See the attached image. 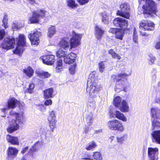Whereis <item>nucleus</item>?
<instances>
[{
    "label": "nucleus",
    "instance_id": "nucleus-9",
    "mask_svg": "<svg viewBox=\"0 0 160 160\" xmlns=\"http://www.w3.org/2000/svg\"><path fill=\"white\" fill-rule=\"evenodd\" d=\"M48 121L49 127L51 129L52 132H53L54 129L56 127V123L57 122L55 112L54 111L49 112Z\"/></svg>",
    "mask_w": 160,
    "mask_h": 160
},
{
    "label": "nucleus",
    "instance_id": "nucleus-30",
    "mask_svg": "<svg viewBox=\"0 0 160 160\" xmlns=\"http://www.w3.org/2000/svg\"><path fill=\"white\" fill-rule=\"evenodd\" d=\"M100 15L102 17V21L105 24H108L109 23V16L107 13L105 11L100 13Z\"/></svg>",
    "mask_w": 160,
    "mask_h": 160
},
{
    "label": "nucleus",
    "instance_id": "nucleus-31",
    "mask_svg": "<svg viewBox=\"0 0 160 160\" xmlns=\"http://www.w3.org/2000/svg\"><path fill=\"white\" fill-rule=\"evenodd\" d=\"M23 72L29 78L32 77L33 74V70L30 67H28L23 70Z\"/></svg>",
    "mask_w": 160,
    "mask_h": 160
},
{
    "label": "nucleus",
    "instance_id": "nucleus-5",
    "mask_svg": "<svg viewBox=\"0 0 160 160\" xmlns=\"http://www.w3.org/2000/svg\"><path fill=\"white\" fill-rule=\"evenodd\" d=\"M82 37L81 34L76 33L73 31L72 37L70 40H69L71 49L75 48L80 45Z\"/></svg>",
    "mask_w": 160,
    "mask_h": 160
},
{
    "label": "nucleus",
    "instance_id": "nucleus-3",
    "mask_svg": "<svg viewBox=\"0 0 160 160\" xmlns=\"http://www.w3.org/2000/svg\"><path fill=\"white\" fill-rule=\"evenodd\" d=\"M142 1H146L145 5L142 6L143 13L150 14H155L156 13V7L154 2L151 0H141Z\"/></svg>",
    "mask_w": 160,
    "mask_h": 160
},
{
    "label": "nucleus",
    "instance_id": "nucleus-32",
    "mask_svg": "<svg viewBox=\"0 0 160 160\" xmlns=\"http://www.w3.org/2000/svg\"><path fill=\"white\" fill-rule=\"evenodd\" d=\"M122 101V98L119 96H117L113 99V104L115 107L119 108Z\"/></svg>",
    "mask_w": 160,
    "mask_h": 160
},
{
    "label": "nucleus",
    "instance_id": "nucleus-11",
    "mask_svg": "<svg viewBox=\"0 0 160 160\" xmlns=\"http://www.w3.org/2000/svg\"><path fill=\"white\" fill-rule=\"evenodd\" d=\"M140 29L144 30H153L154 29V25L152 22L146 20L142 21L139 24Z\"/></svg>",
    "mask_w": 160,
    "mask_h": 160
},
{
    "label": "nucleus",
    "instance_id": "nucleus-23",
    "mask_svg": "<svg viewBox=\"0 0 160 160\" xmlns=\"http://www.w3.org/2000/svg\"><path fill=\"white\" fill-rule=\"evenodd\" d=\"M151 116L152 118L160 119V109L157 107H152L150 109Z\"/></svg>",
    "mask_w": 160,
    "mask_h": 160
},
{
    "label": "nucleus",
    "instance_id": "nucleus-50",
    "mask_svg": "<svg viewBox=\"0 0 160 160\" xmlns=\"http://www.w3.org/2000/svg\"><path fill=\"white\" fill-rule=\"evenodd\" d=\"M76 68V65H72L69 68V72L71 74H73L75 72V70Z\"/></svg>",
    "mask_w": 160,
    "mask_h": 160
},
{
    "label": "nucleus",
    "instance_id": "nucleus-25",
    "mask_svg": "<svg viewBox=\"0 0 160 160\" xmlns=\"http://www.w3.org/2000/svg\"><path fill=\"white\" fill-rule=\"evenodd\" d=\"M42 144V142L41 141H38L36 142L34 145L29 148V152H31L32 155L33 152L38 151Z\"/></svg>",
    "mask_w": 160,
    "mask_h": 160
},
{
    "label": "nucleus",
    "instance_id": "nucleus-19",
    "mask_svg": "<svg viewBox=\"0 0 160 160\" xmlns=\"http://www.w3.org/2000/svg\"><path fill=\"white\" fill-rule=\"evenodd\" d=\"M131 74V71L126 72V73L118 74L115 76L114 75L112 76V78L115 77V79L117 82H119L120 81H123L124 82L126 81L127 80V77L130 75Z\"/></svg>",
    "mask_w": 160,
    "mask_h": 160
},
{
    "label": "nucleus",
    "instance_id": "nucleus-14",
    "mask_svg": "<svg viewBox=\"0 0 160 160\" xmlns=\"http://www.w3.org/2000/svg\"><path fill=\"white\" fill-rule=\"evenodd\" d=\"M59 46L62 49L66 51L71 49L69 39L68 38L62 39L59 42Z\"/></svg>",
    "mask_w": 160,
    "mask_h": 160
},
{
    "label": "nucleus",
    "instance_id": "nucleus-59",
    "mask_svg": "<svg viewBox=\"0 0 160 160\" xmlns=\"http://www.w3.org/2000/svg\"><path fill=\"white\" fill-rule=\"evenodd\" d=\"M118 29H119L117 28H111L109 30V32L113 33H115V34L116 32L118 30Z\"/></svg>",
    "mask_w": 160,
    "mask_h": 160
},
{
    "label": "nucleus",
    "instance_id": "nucleus-16",
    "mask_svg": "<svg viewBox=\"0 0 160 160\" xmlns=\"http://www.w3.org/2000/svg\"><path fill=\"white\" fill-rule=\"evenodd\" d=\"M7 103L8 109L15 108L17 105L19 106L20 104L19 100H18L16 98L13 97L8 99Z\"/></svg>",
    "mask_w": 160,
    "mask_h": 160
},
{
    "label": "nucleus",
    "instance_id": "nucleus-57",
    "mask_svg": "<svg viewBox=\"0 0 160 160\" xmlns=\"http://www.w3.org/2000/svg\"><path fill=\"white\" fill-rule=\"evenodd\" d=\"M23 24H21V25L19 26L17 24H16L15 23H14L13 25L12 26V27L14 29H18L20 28L23 27Z\"/></svg>",
    "mask_w": 160,
    "mask_h": 160
},
{
    "label": "nucleus",
    "instance_id": "nucleus-58",
    "mask_svg": "<svg viewBox=\"0 0 160 160\" xmlns=\"http://www.w3.org/2000/svg\"><path fill=\"white\" fill-rule=\"evenodd\" d=\"M5 35V32L3 29L0 30V40L2 39Z\"/></svg>",
    "mask_w": 160,
    "mask_h": 160
},
{
    "label": "nucleus",
    "instance_id": "nucleus-28",
    "mask_svg": "<svg viewBox=\"0 0 160 160\" xmlns=\"http://www.w3.org/2000/svg\"><path fill=\"white\" fill-rule=\"evenodd\" d=\"M104 30H103L101 27L98 26H96L95 28V34L97 38L98 39H101L103 35Z\"/></svg>",
    "mask_w": 160,
    "mask_h": 160
},
{
    "label": "nucleus",
    "instance_id": "nucleus-18",
    "mask_svg": "<svg viewBox=\"0 0 160 160\" xmlns=\"http://www.w3.org/2000/svg\"><path fill=\"white\" fill-rule=\"evenodd\" d=\"M19 128V125L15 122V119H12L9 122V125L7 129V131L12 133L18 130Z\"/></svg>",
    "mask_w": 160,
    "mask_h": 160
},
{
    "label": "nucleus",
    "instance_id": "nucleus-8",
    "mask_svg": "<svg viewBox=\"0 0 160 160\" xmlns=\"http://www.w3.org/2000/svg\"><path fill=\"white\" fill-rule=\"evenodd\" d=\"M10 115L15 117L16 119L15 121L19 125L24 124L25 122V116L22 112H11L10 113Z\"/></svg>",
    "mask_w": 160,
    "mask_h": 160
},
{
    "label": "nucleus",
    "instance_id": "nucleus-53",
    "mask_svg": "<svg viewBox=\"0 0 160 160\" xmlns=\"http://www.w3.org/2000/svg\"><path fill=\"white\" fill-rule=\"evenodd\" d=\"M41 75L44 78H48L50 77L51 74L48 72H42L41 73Z\"/></svg>",
    "mask_w": 160,
    "mask_h": 160
},
{
    "label": "nucleus",
    "instance_id": "nucleus-52",
    "mask_svg": "<svg viewBox=\"0 0 160 160\" xmlns=\"http://www.w3.org/2000/svg\"><path fill=\"white\" fill-rule=\"evenodd\" d=\"M34 88V85L33 83H31L29 84V88L28 89V92L30 93H31L32 92L33 89Z\"/></svg>",
    "mask_w": 160,
    "mask_h": 160
},
{
    "label": "nucleus",
    "instance_id": "nucleus-1",
    "mask_svg": "<svg viewBox=\"0 0 160 160\" xmlns=\"http://www.w3.org/2000/svg\"><path fill=\"white\" fill-rule=\"evenodd\" d=\"M100 88V86L97 85L96 82L90 78H88L87 82L86 91L89 92V96L92 98H96L98 91Z\"/></svg>",
    "mask_w": 160,
    "mask_h": 160
},
{
    "label": "nucleus",
    "instance_id": "nucleus-55",
    "mask_svg": "<svg viewBox=\"0 0 160 160\" xmlns=\"http://www.w3.org/2000/svg\"><path fill=\"white\" fill-rule=\"evenodd\" d=\"M138 36L136 34V29L135 28H134L133 35V40L134 42L135 43L138 42Z\"/></svg>",
    "mask_w": 160,
    "mask_h": 160
},
{
    "label": "nucleus",
    "instance_id": "nucleus-63",
    "mask_svg": "<svg viewBox=\"0 0 160 160\" xmlns=\"http://www.w3.org/2000/svg\"><path fill=\"white\" fill-rule=\"evenodd\" d=\"M90 129L91 128H90L89 127L86 126L85 127L84 129V132L85 133H87L89 131V129Z\"/></svg>",
    "mask_w": 160,
    "mask_h": 160
},
{
    "label": "nucleus",
    "instance_id": "nucleus-38",
    "mask_svg": "<svg viewBox=\"0 0 160 160\" xmlns=\"http://www.w3.org/2000/svg\"><path fill=\"white\" fill-rule=\"evenodd\" d=\"M96 146V143L94 141H92L86 146L85 148L87 150H93Z\"/></svg>",
    "mask_w": 160,
    "mask_h": 160
},
{
    "label": "nucleus",
    "instance_id": "nucleus-37",
    "mask_svg": "<svg viewBox=\"0 0 160 160\" xmlns=\"http://www.w3.org/2000/svg\"><path fill=\"white\" fill-rule=\"evenodd\" d=\"M56 32V28L54 26H52L48 29V36L51 38L53 36Z\"/></svg>",
    "mask_w": 160,
    "mask_h": 160
},
{
    "label": "nucleus",
    "instance_id": "nucleus-27",
    "mask_svg": "<svg viewBox=\"0 0 160 160\" xmlns=\"http://www.w3.org/2000/svg\"><path fill=\"white\" fill-rule=\"evenodd\" d=\"M53 92V89L49 88L43 91L44 97L45 99L51 98L53 97L52 93Z\"/></svg>",
    "mask_w": 160,
    "mask_h": 160
},
{
    "label": "nucleus",
    "instance_id": "nucleus-60",
    "mask_svg": "<svg viewBox=\"0 0 160 160\" xmlns=\"http://www.w3.org/2000/svg\"><path fill=\"white\" fill-rule=\"evenodd\" d=\"M52 104V101L51 99H48L45 101L44 104L47 106L51 105Z\"/></svg>",
    "mask_w": 160,
    "mask_h": 160
},
{
    "label": "nucleus",
    "instance_id": "nucleus-45",
    "mask_svg": "<svg viewBox=\"0 0 160 160\" xmlns=\"http://www.w3.org/2000/svg\"><path fill=\"white\" fill-rule=\"evenodd\" d=\"M127 135L126 134H124L122 136L117 138V141L118 142L122 143L123 142L127 140Z\"/></svg>",
    "mask_w": 160,
    "mask_h": 160
},
{
    "label": "nucleus",
    "instance_id": "nucleus-12",
    "mask_svg": "<svg viewBox=\"0 0 160 160\" xmlns=\"http://www.w3.org/2000/svg\"><path fill=\"white\" fill-rule=\"evenodd\" d=\"M41 35L40 32L36 31L33 33H31L28 36L32 44L37 45L39 43V38Z\"/></svg>",
    "mask_w": 160,
    "mask_h": 160
},
{
    "label": "nucleus",
    "instance_id": "nucleus-13",
    "mask_svg": "<svg viewBox=\"0 0 160 160\" xmlns=\"http://www.w3.org/2000/svg\"><path fill=\"white\" fill-rule=\"evenodd\" d=\"M15 44V39L13 38H8L5 39L1 45L2 47L7 50L13 48Z\"/></svg>",
    "mask_w": 160,
    "mask_h": 160
},
{
    "label": "nucleus",
    "instance_id": "nucleus-7",
    "mask_svg": "<svg viewBox=\"0 0 160 160\" xmlns=\"http://www.w3.org/2000/svg\"><path fill=\"white\" fill-rule=\"evenodd\" d=\"M17 44V47L13 51V53L20 55L23 52V48L26 46L25 37L23 34H20L19 35Z\"/></svg>",
    "mask_w": 160,
    "mask_h": 160
},
{
    "label": "nucleus",
    "instance_id": "nucleus-36",
    "mask_svg": "<svg viewBox=\"0 0 160 160\" xmlns=\"http://www.w3.org/2000/svg\"><path fill=\"white\" fill-rule=\"evenodd\" d=\"M147 59L148 64L152 65L154 64L156 58L153 55L150 54L148 55Z\"/></svg>",
    "mask_w": 160,
    "mask_h": 160
},
{
    "label": "nucleus",
    "instance_id": "nucleus-39",
    "mask_svg": "<svg viewBox=\"0 0 160 160\" xmlns=\"http://www.w3.org/2000/svg\"><path fill=\"white\" fill-rule=\"evenodd\" d=\"M124 31L122 29H118L115 34V37L121 40L122 39Z\"/></svg>",
    "mask_w": 160,
    "mask_h": 160
},
{
    "label": "nucleus",
    "instance_id": "nucleus-49",
    "mask_svg": "<svg viewBox=\"0 0 160 160\" xmlns=\"http://www.w3.org/2000/svg\"><path fill=\"white\" fill-rule=\"evenodd\" d=\"M155 101L157 103H160V90L157 92Z\"/></svg>",
    "mask_w": 160,
    "mask_h": 160
},
{
    "label": "nucleus",
    "instance_id": "nucleus-22",
    "mask_svg": "<svg viewBox=\"0 0 160 160\" xmlns=\"http://www.w3.org/2000/svg\"><path fill=\"white\" fill-rule=\"evenodd\" d=\"M7 152L8 158H14L16 156L18 152V150L15 148L9 147L7 150Z\"/></svg>",
    "mask_w": 160,
    "mask_h": 160
},
{
    "label": "nucleus",
    "instance_id": "nucleus-41",
    "mask_svg": "<svg viewBox=\"0 0 160 160\" xmlns=\"http://www.w3.org/2000/svg\"><path fill=\"white\" fill-rule=\"evenodd\" d=\"M67 51H63L61 49L58 51L56 53V55L57 57L59 58L65 57V56L67 55Z\"/></svg>",
    "mask_w": 160,
    "mask_h": 160
},
{
    "label": "nucleus",
    "instance_id": "nucleus-44",
    "mask_svg": "<svg viewBox=\"0 0 160 160\" xmlns=\"http://www.w3.org/2000/svg\"><path fill=\"white\" fill-rule=\"evenodd\" d=\"M93 157L96 160H101L102 159V155L99 152H94Z\"/></svg>",
    "mask_w": 160,
    "mask_h": 160
},
{
    "label": "nucleus",
    "instance_id": "nucleus-10",
    "mask_svg": "<svg viewBox=\"0 0 160 160\" xmlns=\"http://www.w3.org/2000/svg\"><path fill=\"white\" fill-rule=\"evenodd\" d=\"M158 149L157 148H148V154L149 160H158Z\"/></svg>",
    "mask_w": 160,
    "mask_h": 160
},
{
    "label": "nucleus",
    "instance_id": "nucleus-61",
    "mask_svg": "<svg viewBox=\"0 0 160 160\" xmlns=\"http://www.w3.org/2000/svg\"><path fill=\"white\" fill-rule=\"evenodd\" d=\"M155 48L157 49H160V41H158L156 43Z\"/></svg>",
    "mask_w": 160,
    "mask_h": 160
},
{
    "label": "nucleus",
    "instance_id": "nucleus-35",
    "mask_svg": "<svg viewBox=\"0 0 160 160\" xmlns=\"http://www.w3.org/2000/svg\"><path fill=\"white\" fill-rule=\"evenodd\" d=\"M95 102L93 101L91 102H88L87 104L88 109L89 110L90 112L93 111L96 108Z\"/></svg>",
    "mask_w": 160,
    "mask_h": 160
},
{
    "label": "nucleus",
    "instance_id": "nucleus-40",
    "mask_svg": "<svg viewBox=\"0 0 160 160\" xmlns=\"http://www.w3.org/2000/svg\"><path fill=\"white\" fill-rule=\"evenodd\" d=\"M56 65V71L57 72H59L62 69V60L59 59L57 61Z\"/></svg>",
    "mask_w": 160,
    "mask_h": 160
},
{
    "label": "nucleus",
    "instance_id": "nucleus-29",
    "mask_svg": "<svg viewBox=\"0 0 160 160\" xmlns=\"http://www.w3.org/2000/svg\"><path fill=\"white\" fill-rule=\"evenodd\" d=\"M152 127L151 129L152 130H155L158 129L160 130V122L157 120L156 119H154L152 120Z\"/></svg>",
    "mask_w": 160,
    "mask_h": 160
},
{
    "label": "nucleus",
    "instance_id": "nucleus-47",
    "mask_svg": "<svg viewBox=\"0 0 160 160\" xmlns=\"http://www.w3.org/2000/svg\"><path fill=\"white\" fill-rule=\"evenodd\" d=\"M98 67L100 71L101 72H103L105 67L103 62L101 61L99 63Z\"/></svg>",
    "mask_w": 160,
    "mask_h": 160
},
{
    "label": "nucleus",
    "instance_id": "nucleus-15",
    "mask_svg": "<svg viewBox=\"0 0 160 160\" xmlns=\"http://www.w3.org/2000/svg\"><path fill=\"white\" fill-rule=\"evenodd\" d=\"M110 115L112 117H115L123 122H126L127 120V118L124 114L118 110H116L113 112H110Z\"/></svg>",
    "mask_w": 160,
    "mask_h": 160
},
{
    "label": "nucleus",
    "instance_id": "nucleus-54",
    "mask_svg": "<svg viewBox=\"0 0 160 160\" xmlns=\"http://www.w3.org/2000/svg\"><path fill=\"white\" fill-rule=\"evenodd\" d=\"M90 0H77V2L81 5L88 3Z\"/></svg>",
    "mask_w": 160,
    "mask_h": 160
},
{
    "label": "nucleus",
    "instance_id": "nucleus-42",
    "mask_svg": "<svg viewBox=\"0 0 160 160\" xmlns=\"http://www.w3.org/2000/svg\"><path fill=\"white\" fill-rule=\"evenodd\" d=\"M128 25V20L122 18V20L119 27L124 29L127 28Z\"/></svg>",
    "mask_w": 160,
    "mask_h": 160
},
{
    "label": "nucleus",
    "instance_id": "nucleus-26",
    "mask_svg": "<svg viewBox=\"0 0 160 160\" xmlns=\"http://www.w3.org/2000/svg\"><path fill=\"white\" fill-rule=\"evenodd\" d=\"M6 139L8 141L12 144L16 145L19 144L18 139L17 137L12 136L8 134L7 135Z\"/></svg>",
    "mask_w": 160,
    "mask_h": 160
},
{
    "label": "nucleus",
    "instance_id": "nucleus-17",
    "mask_svg": "<svg viewBox=\"0 0 160 160\" xmlns=\"http://www.w3.org/2000/svg\"><path fill=\"white\" fill-rule=\"evenodd\" d=\"M152 142L160 144V130H155L152 131L151 133Z\"/></svg>",
    "mask_w": 160,
    "mask_h": 160
},
{
    "label": "nucleus",
    "instance_id": "nucleus-62",
    "mask_svg": "<svg viewBox=\"0 0 160 160\" xmlns=\"http://www.w3.org/2000/svg\"><path fill=\"white\" fill-rule=\"evenodd\" d=\"M112 57L114 58H117L118 60H120L121 58V56L116 53L114 55H113Z\"/></svg>",
    "mask_w": 160,
    "mask_h": 160
},
{
    "label": "nucleus",
    "instance_id": "nucleus-24",
    "mask_svg": "<svg viewBox=\"0 0 160 160\" xmlns=\"http://www.w3.org/2000/svg\"><path fill=\"white\" fill-rule=\"evenodd\" d=\"M120 110L122 112H127L129 110V107L128 102L125 100H122L119 108Z\"/></svg>",
    "mask_w": 160,
    "mask_h": 160
},
{
    "label": "nucleus",
    "instance_id": "nucleus-33",
    "mask_svg": "<svg viewBox=\"0 0 160 160\" xmlns=\"http://www.w3.org/2000/svg\"><path fill=\"white\" fill-rule=\"evenodd\" d=\"M86 120L87 125L90 126L92 125L93 121V114L92 112H90L87 115Z\"/></svg>",
    "mask_w": 160,
    "mask_h": 160
},
{
    "label": "nucleus",
    "instance_id": "nucleus-21",
    "mask_svg": "<svg viewBox=\"0 0 160 160\" xmlns=\"http://www.w3.org/2000/svg\"><path fill=\"white\" fill-rule=\"evenodd\" d=\"M55 56L52 55L44 56L42 58L43 62L47 65H52L55 61Z\"/></svg>",
    "mask_w": 160,
    "mask_h": 160
},
{
    "label": "nucleus",
    "instance_id": "nucleus-2",
    "mask_svg": "<svg viewBox=\"0 0 160 160\" xmlns=\"http://www.w3.org/2000/svg\"><path fill=\"white\" fill-rule=\"evenodd\" d=\"M47 12L44 9H38L32 12V16L29 18V23H38L40 18H43L45 17Z\"/></svg>",
    "mask_w": 160,
    "mask_h": 160
},
{
    "label": "nucleus",
    "instance_id": "nucleus-20",
    "mask_svg": "<svg viewBox=\"0 0 160 160\" xmlns=\"http://www.w3.org/2000/svg\"><path fill=\"white\" fill-rule=\"evenodd\" d=\"M76 54L71 52L68 55L65 56L64 58V61L66 63L70 64L74 62L76 59Z\"/></svg>",
    "mask_w": 160,
    "mask_h": 160
},
{
    "label": "nucleus",
    "instance_id": "nucleus-46",
    "mask_svg": "<svg viewBox=\"0 0 160 160\" xmlns=\"http://www.w3.org/2000/svg\"><path fill=\"white\" fill-rule=\"evenodd\" d=\"M8 16L5 15L3 18L2 20L3 24L2 26H4L5 29L7 28L8 27Z\"/></svg>",
    "mask_w": 160,
    "mask_h": 160
},
{
    "label": "nucleus",
    "instance_id": "nucleus-43",
    "mask_svg": "<svg viewBox=\"0 0 160 160\" xmlns=\"http://www.w3.org/2000/svg\"><path fill=\"white\" fill-rule=\"evenodd\" d=\"M122 20V18H116L113 20V24L115 26L117 27H119Z\"/></svg>",
    "mask_w": 160,
    "mask_h": 160
},
{
    "label": "nucleus",
    "instance_id": "nucleus-51",
    "mask_svg": "<svg viewBox=\"0 0 160 160\" xmlns=\"http://www.w3.org/2000/svg\"><path fill=\"white\" fill-rule=\"evenodd\" d=\"M120 85H119V84H117L116 86V88H115V91H117V89H119V90H118L117 92H119L120 90H123L125 91V88H124V86L123 85V84H122L121 87H120Z\"/></svg>",
    "mask_w": 160,
    "mask_h": 160
},
{
    "label": "nucleus",
    "instance_id": "nucleus-48",
    "mask_svg": "<svg viewBox=\"0 0 160 160\" xmlns=\"http://www.w3.org/2000/svg\"><path fill=\"white\" fill-rule=\"evenodd\" d=\"M27 152H28V154H29L30 156H31L32 157L33 156V155H32V153H31V152H29V149H28V147H27L23 148L22 151H21V153L22 154H24L25 153Z\"/></svg>",
    "mask_w": 160,
    "mask_h": 160
},
{
    "label": "nucleus",
    "instance_id": "nucleus-6",
    "mask_svg": "<svg viewBox=\"0 0 160 160\" xmlns=\"http://www.w3.org/2000/svg\"><path fill=\"white\" fill-rule=\"evenodd\" d=\"M120 10H118L117 14V15L127 19H128L130 14L128 11L130 9V6L126 2L122 3L120 6Z\"/></svg>",
    "mask_w": 160,
    "mask_h": 160
},
{
    "label": "nucleus",
    "instance_id": "nucleus-4",
    "mask_svg": "<svg viewBox=\"0 0 160 160\" xmlns=\"http://www.w3.org/2000/svg\"><path fill=\"white\" fill-rule=\"evenodd\" d=\"M108 127L112 130H115L120 132L124 131L123 124L119 120L114 119L110 120L108 123Z\"/></svg>",
    "mask_w": 160,
    "mask_h": 160
},
{
    "label": "nucleus",
    "instance_id": "nucleus-56",
    "mask_svg": "<svg viewBox=\"0 0 160 160\" xmlns=\"http://www.w3.org/2000/svg\"><path fill=\"white\" fill-rule=\"evenodd\" d=\"M82 159L85 160H92V159L91 158V155L88 153H86L85 156L82 158Z\"/></svg>",
    "mask_w": 160,
    "mask_h": 160
},
{
    "label": "nucleus",
    "instance_id": "nucleus-34",
    "mask_svg": "<svg viewBox=\"0 0 160 160\" xmlns=\"http://www.w3.org/2000/svg\"><path fill=\"white\" fill-rule=\"evenodd\" d=\"M66 2L67 6L72 9L75 8L78 6V4L74 0H66Z\"/></svg>",
    "mask_w": 160,
    "mask_h": 160
},
{
    "label": "nucleus",
    "instance_id": "nucleus-64",
    "mask_svg": "<svg viewBox=\"0 0 160 160\" xmlns=\"http://www.w3.org/2000/svg\"><path fill=\"white\" fill-rule=\"evenodd\" d=\"M28 1L32 5H34L36 3V0H26Z\"/></svg>",
    "mask_w": 160,
    "mask_h": 160
}]
</instances>
